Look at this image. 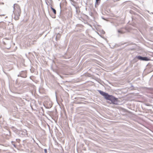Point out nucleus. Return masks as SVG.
Segmentation results:
<instances>
[{
    "mask_svg": "<svg viewBox=\"0 0 153 153\" xmlns=\"http://www.w3.org/2000/svg\"><path fill=\"white\" fill-rule=\"evenodd\" d=\"M16 141H17V142H19V141L20 140L19 139H16Z\"/></svg>",
    "mask_w": 153,
    "mask_h": 153,
    "instance_id": "nucleus-17",
    "label": "nucleus"
},
{
    "mask_svg": "<svg viewBox=\"0 0 153 153\" xmlns=\"http://www.w3.org/2000/svg\"><path fill=\"white\" fill-rule=\"evenodd\" d=\"M19 6L17 4H14L13 5V9L14 10L15 9V7H16L17 8H19Z\"/></svg>",
    "mask_w": 153,
    "mask_h": 153,
    "instance_id": "nucleus-9",
    "label": "nucleus"
},
{
    "mask_svg": "<svg viewBox=\"0 0 153 153\" xmlns=\"http://www.w3.org/2000/svg\"><path fill=\"white\" fill-rule=\"evenodd\" d=\"M59 17L61 18L62 21H64L66 20L65 17L62 15H60Z\"/></svg>",
    "mask_w": 153,
    "mask_h": 153,
    "instance_id": "nucleus-7",
    "label": "nucleus"
},
{
    "mask_svg": "<svg viewBox=\"0 0 153 153\" xmlns=\"http://www.w3.org/2000/svg\"><path fill=\"white\" fill-rule=\"evenodd\" d=\"M53 17V18H55V17Z\"/></svg>",
    "mask_w": 153,
    "mask_h": 153,
    "instance_id": "nucleus-22",
    "label": "nucleus"
},
{
    "mask_svg": "<svg viewBox=\"0 0 153 153\" xmlns=\"http://www.w3.org/2000/svg\"><path fill=\"white\" fill-rule=\"evenodd\" d=\"M100 1H96V2L95 3V7H96L97 5H99L100 4Z\"/></svg>",
    "mask_w": 153,
    "mask_h": 153,
    "instance_id": "nucleus-11",
    "label": "nucleus"
},
{
    "mask_svg": "<svg viewBox=\"0 0 153 153\" xmlns=\"http://www.w3.org/2000/svg\"><path fill=\"white\" fill-rule=\"evenodd\" d=\"M51 10L53 11L54 14L55 15L56 14V10L54 8H53L52 7H51Z\"/></svg>",
    "mask_w": 153,
    "mask_h": 153,
    "instance_id": "nucleus-8",
    "label": "nucleus"
},
{
    "mask_svg": "<svg viewBox=\"0 0 153 153\" xmlns=\"http://www.w3.org/2000/svg\"><path fill=\"white\" fill-rule=\"evenodd\" d=\"M96 1H100V0H95Z\"/></svg>",
    "mask_w": 153,
    "mask_h": 153,
    "instance_id": "nucleus-18",
    "label": "nucleus"
},
{
    "mask_svg": "<svg viewBox=\"0 0 153 153\" xmlns=\"http://www.w3.org/2000/svg\"><path fill=\"white\" fill-rule=\"evenodd\" d=\"M44 150V152L45 153H47V149H45Z\"/></svg>",
    "mask_w": 153,
    "mask_h": 153,
    "instance_id": "nucleus-14",
    "label": "nucleus"
},
{
    "mask_svg": "<svg viewBox=\"0 0 153 153\" xmlns=\"http://www.w3.org/2000/svg\"><path fill=\"white\" fill-rule=\"evenodd\" d=\"M97 91L101 95L104 97L105 99L108 94L103 92V91L100 90H98Z\"/></svg>",
    "mask_w": 153,
    "mask_h": 153,
    "instance_id": "nucleus-4",
    "label": "nucleus"
},
{
    "mask_svg": "<svg viewBox=\"0 0 153 153\" xmlns=\"http://www.w3.org/2000/svg\"><path fill=\"white\" fill-rule=\"evenodd\" d=\"M55 40L56 41H57L58 40V38H57V37H56H56H55Z\"/></svg>",
    "mask_w": 153,
    "mask_h": 153,
    "instance_id": "nucleus-16",
    "label": "nucleus"
},
{
    "mask_svg": "<svg viewBox=\"0 0 153 153\" xmlns=\"http://www.w3.org/2000/svg\"><path fill=\"white\" fill-rule=\"evenodd\" d=\"M3 44L4 45L7 46L6 48L7 49H9L10 48L11 45L10 42H8L6 43L5 42L3 41Z\"/></svg>",
    "mask_w": 153,
    "mask_h": 153,
    "instance_id": "nucleus-6",
    "label": "nucleus"
},
{
    "mask_svg": "<svg viewBox=\"0 0 153 153\" xmlns=\"http://www.w3.org/2000/svg\"><path fill=\"white\" fill-rule=\"evenodd\" d=\"M31 76H30V78L31 79Z\"/></svg>",
    "mask_w": 153,
    "mask_h": 153,
    "instance_id": "nucleus-21",
    "label": "nucleus"
},
{
    "mask_svg": "<svg viewBox=\"0 0 153 153\" xmlns=\"http://www.w3.org/2000/svg\"><path fill=\"white\" fill-rule=\"evenodd\" d=\"M4 39H7V38H4Z\"/></svg>",
    "mask_w": 153,
    "mask_h": 153,
    "instance_id": "nucleus-19",
    "label": "nucleus"
},
{
    "mask_svg": "<svg viewBox=\"0 0 153 153\" xmlns=\"http://www.w3.org/2000/svg\"><path fill=\"white\" fill-rule=\"evenodd\" d=\"M17 76H21V74L20 73V72H19V74Z\"/></svg>",
    "mask_w": 153,
    "mask_h": 153,
    "instance_id": "nucleus-15",
    "label": "nucleus"
},
{
    "mask_svg": "<svg viewBox=\"0 0 153 153\" xmlns=\"http://www.w3.org/2000/svg\"><path fill=\"white\" fill-rule=\"evenodd\" d=\"M14 142H13V141H11V143H12V145L13 146H14V147L16 148V145H15V144H14L13 143H14Z\"/></svg>",
    "mask_w": 153,
    "mask_h": 153,
    "instance_id": "nucleus-13",
    "label": "nucleus"
},
{
    "mask_svg": "<svg viewBox=\"0 0 153 153\" xmlns=\"http://www.w3.org/2000/svg\"><path fill=\"white\" fill-rule=\"evenodd\" d=\"M61 10L60 11V13H61Z\"/></svg>",
    "mask_w": 153,
    "mask_h": 153,
    "instance_id": "nucleus-23",
    "label": "nucleus"
},
{
    "mask_svg": "<svg viewBox=\"0 0 153 153\" xmlns=\"http://www.w3.org/2000/svg\"><path fill=\"white\" fill-rule=\"evenodd\" d=\"M105 100H109L111 102L110 104H112L114 105H117L118 104V99L114 96L108 94Z\"/></svg>",
    "mask_w": 153,
    "mask_h": 153,
    "instance_id": "nucleus-1",
    "label": "nucleus"
},
{
    "mask_svg": "<svg viewBox=\"0 0 153 153\" xmlns=\"http://www.w3.org/2000/svg\"><path fill=\"white\" fill-rule=\"evenodd\" d=\"M56 36L58 38V40H59L61 37V35L59 33H58L57 34Z\"/></svg>",
    "mask_w": 153,
    "mask_h": 153,
    "instance_id": "nucleus-10",
    "label": "nucleus"
},
{
    "mask_svg": "<svg viewBox=\"0 0 153 153\" xmlns=\"http://www.w3.org/2000/svg\"><path fill=\"white\" fill-rule=\"evenodd\" d=\"M13 117H15V115H13Z\"/></svg>",
    "mask_w": 153,
    "mask_h": 153,
    "instance_id": "nucleus-20",
    "label": "nucleus"
},
{
    "mask_svg": "<svg viewBox=\"0 0 153 153\" xmlns=\"http://www.w3.org/2000/svg\"><path fill=\"white\" fill-rule=\"evenodd\" d=\"M136 58L141 61H148L150 60V59L147 57H143L140 56H137Z\"/></svg>",
    "mask_w": 153,
    "mask_h": 153,
    "instance_id": "nucleus-2",
    "label": "nucleus"
},
{
    "mask_svg": "<svg viewBox=\"0 0 153 153\" xmlns=\"http://www.w3.org/2000/svg\"><path fill=\"white\" fill-rule=\"evenodd\" d=\"M21 77L23 78H26L27 76V71H23L20 72Z\"/></svg>",
    "mask_w": 153,
    "mask_h": 153,
    "instance_id": "nucleus-5",
    "label": "nucleus"
},
{
    "mask_svg": "<svg viewBox=\"0 0 153 153\" xmlns=\"http://www.w3.org/2000/svg\"><path fill=\"white\" fill-rule=\"evenodd\" d=\"M1 22H0V23H1Z\"/></svg>",
    "mask_w": 153,
    "mask_h": 153,
    "instance_id": "nucleus-24",
    "label": "nucleus"
},
{
    "mask_svg": "<svg viewBox=\"0 0 153 153\" xmlns=\"http://www.w3.org/2000/svg\"><path fill=\"white\" fill-rule=\"evenodd\" d=\"M13 12L14 13L15 15L14 18L15 20H18L19 19V16H20V13H21L20 9L19 8L17 11V13H15L14 12V11H13Z\"/></svg>",
    "mask_w": 153,
    "mask_h": 153,
    "instance_id": "nucleus-3",
    "label": "nucleus"
},
{
    "mask_svg": "<svg viewBox=\"0 0 153 153\" xmlns=\"http://www.w3.org/2000/svg\"><path fill=\"white\" fill-rule=\"evenodd\" d=\"M117 31H118V33H119L120 34H123V32L121 30H117Z\"/></svg>",
    "mask_w": 153,
    "mask_h": 153,
    "instance_id": "nucleus-12",
    "label": "nucleus"
}]
</instances>
